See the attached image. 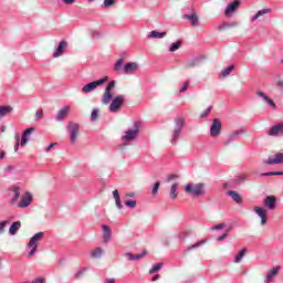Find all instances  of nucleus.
<instances>
[{"mask_svg":"<svg viewBox=\"0 0 283 283\" xmlns=\"http://www.w3.org/2000/svg\"><path fill=\"white\" fill-rule=\"evenodd\" d=\"M140 122H135L133 125V128H128L124 136H122V140L125 145H128V143H133V140H136L138 138V134H140Z\"/></svg>","mask_w":283,"mask_h":283,"instance_id":"obj_2","label":"nucleus"},{"mask_svg":"<svg viewBox=\"0 0 283 283\" xmlns=\"http://www.w3.org/2000/svg\"><path fill=\"white\" fill-rule=\"evenodd\" d=\"M176 191H178V184H172L170 189V198L172 200H176V198H178V195L176 193Z\"/></svg>","mask_w":283,"mask_h":283,"instance_id":"obj_35","label":"nucleus"},{"mask_svg":"<svg viewBox=\"0 0 283 283\" xmlns=\"http://www.w3.org/2000/svg\"><path fill=\"white\" fill-rule=\"evenodd\" d=\"M211 109H213V106H209L208 108H206L205 112L201 113L200 118H207V116L211 114Z\"/></svg>","mask_w":283,"mask_h":283,"instance_id":"obj_45","label":"nucleus"},{"mask_svg":"<svg viewBox=\"0 0 283 283\" xmlns=\"http://www.w3.org/2000/svg\"><path fill=\"white\" fill-rule=\"evenodd\" d=\"M67 114H70V106L66 105L59 111L56 115V120H65V118H67Z\"/></svg>","mask_w":283,"mask_h":283,"instance_id":"obj_20","label":"nucleus"},{"mask_svg":"<svg viewBox=\"0 0 283 283\" xmlns=\"http://www.w3.org/2000/svg\"><path fill=\"white\" fill-rule=\"evenodd\" d=\"M187 90H189V82H185V84H184L182 87L179 90V92H187Z\"/></svg>","mask_w":283,"mask_h":283,"instance_id":"obj_53","label":"nucleus"},{"mask_svg":"<svg viewBox=\"0 0 283 283\" xmlns=\"http://www.w3.org/2000/svg\"><path fill=\"white\" fill-rule=\"evenodd\" d=\"M269 12H271V9H262L258 11L256 14L252 17V21H258L260 17H264V14H269Z\"/></svg>","mask_w":283,"mask_h":283,"instance_id":"obj_30","label":"nucleus"},{"mask_svg":"<svg viewBox=\"0 0 283 283\" xmlns=\"http://www.w3.org/2000/svg\"><path fill=\"white\" fill-rule=\"evenodd\" d=\"M125 205L129 208V209H136V200H128L125 202Z\"/></svg>","mask_w":283,"mask_h":283,"instance_id":"obj_50","label":"nucleus"},{"mask_svg":"<svg viewBox=\"0 0 283 283\" xmlns=\"http://www.w3.org/2000/svg\"><path fill=\"white\" fill-rule=\"evenodd\" d=\"M13 193H14V196H13L12 201L17 202V200H19V198H21V189L19 187H15L13 189Z\"/></svg>","mask_w":283,"mask_h":283,"instance_id":"obj_40","label":"nucleus"},{"mask_svg":"<svg viewBox=\"0 0 283 283\" xmlns=\"http://www.w3.org/2000/svg\"><path fill=\"white\" fill-rule=\"evenodd\" d=\"M163 269V263H156L151 266V269L149 270L150 274L154 273H158V271H160Z\"/></svg>","mask_w":283,"mask_h":283,"instance_id":"obj_37","label":"nucleus"},{"mask_svg":"<svg viewBox=\"0 0 283 283\" xmlns=\"http://www.w3.org/2000/svg\"><path fill=\"white\" fill-rule=\"evenodd\" d=\"M45 279L43 277H38L35 281H32L31 283H43Z\"/></svg>","mask_w":283,"mask_h":283,"instance_id":"obj_57","label":"nucleus"},{"mask_svg":"<svg viewBox=\"0 0 283 283\" xmlns=\"http://www.w3.org/2000/svg\"><path fill=\"white\" fill-rule=\"evenodd\" d=\"M255 213L261 218V224H266V210L264 208L256 207L254 208Z\"/></svg>","mask_w":283,"mask_h":283,"instance_id":"obj_19","label":"nucleus"},{"mask_svg":"<svg viewBox=\"0 0 283 283\" xmlns=\"http://www.w3.org/2000/svg\"><path fill=\"white\" fill-rule=\"evenodd\" d=\"M126 255L128 256V260L130 262H134L136 260H142V258H144L145 255H147V251H143L139 254H132V253H126Z\"/></svg>","mask_w":283,"mask_h":283,"instance_id":"obj_25","label":"nucleus"},{"mask_svg":"<svg viewBox=\"0 0 283 283\" xmlns=\"http://www.w3.org/2000/svg\"><path fill=\"white\" fill-rule=\"evenodd\" d=\"M114 87H116V81H111L107 84L102 97L103 105H108L109 101H112L108 106V109L112 114H116V112H119L120 107L125 105V95H117L114 97V94H112V90H114Z\"/></svg>","mask_w":283,"mask_h":283,"instance_id":"obj_1","label":"nucleus"},{"mask_svg":"<svg viewBox=\"0 0 283 283\" xmlns=\"http://www.w3.org/2000/svg\"><path fill=\"white\" fill-rule=\"evenodd\" d=\"M134 192H130V193H126V198H134Z\"/></svg>","mask_w":283,"mask_h":283,"instance_id":"obj_63","label":"nucleus"},{"mask_svg":"<svg viewBox=\"0 0 283 283\" xmlns=\"http://www.w3.org/2000/svg\"><path fill=\"white\" fill-rule=\"evenodd\" d=\"M113 198L115 199L117 209H123V203L120 202V195L118 193V190L113 191Z\"/></svg>","mask_w":283,"mask_h":283,"instance_id":"obj_29","label":"nucleus"},{"mask_svg":"<svg viewBox=\"0 0 283 283\" xmlns=\"http://www.w3.org/2000/svg\"><path fill=\"white\" fill-rule=\"evenodd\" d=\"M45 235L43 232L35 233L29 241L28 247L30 250L29 258H32L34 253L39 251V241Z\"/></svg>","mask_w":283,"mask_h":283,"instance_id":"obj_4","label":"nucleus"},{"mask_svg":"<svg viewBox=\"0 0 283 283\" xmlns=\"http://www.w3.org/2000/svg\"><path fill=\"white\" fill-rule=\"evenodd\" d=\"M158 280H160V275H159V274H155V275L153 276V279H151V282H156V281H158Z\"/></svg>","mask_w":283,"mask_h":283,"instance_id":"obj_58","label":"nucleus"},{"mask_svg":"<svg viewBox=\"0 0 283 283\" xmlns=\"http://www.w3.org/2000/svg\"><path fill=\"white\" fill-rule=\"evenodd\" d=\"M32 132H34L33 127L27 128L23 133H22V139L19 143L20 138L19 136L17 137V143L14 145V151H19V145L21 147H25V145L28 144V140H30L29 136L32 134Z\"/></svg>","mask_w":283,"mask_h":283,"instance_id":"obj_7","label":"nucleus"},{"mask_svg":"<svg viewBox=\"0 0 283 283\" xmlns=\"http://www.w3.org/2000/svg\"><path fill=\"white\" fill-rule=\"evenodd\" d=\"M202 244H205V241H198V242H196L195 244L188 247V248L186 249V251H187V252L193 251V249H198V248L202 247Z\"/></svg>","mask_w":283,"mask_h":283,"instance_id":"obj_39","label":"nucleus"},{"mask_svg":"<svg viewBox=\"0 0 283 283\" xmlns=\"http://www.w3.org/2000/svg\"><path fill=\"white\" fill-rule=\"evenodd\" d=\"M87 271V269L83 268L81 270H78L75 274H74V280H81V277L83 275H85V272Z\"/></svg>","mask_w":283,"mask_h":283,"instance_id":"obj_41","label":"nucleus"},{"mask_svg":"<svg viewBox=\"0 0 283 283\" xmlns=\"http://www.w3.org/2000/svg\"><path fill=\"white\" fill-rule=\"evenodd\" d=\"M104 283H116V280H114V279H107Z\"/></svg>","mask_w":283,"mask_h":283,"instance_id":"obj_61","label":"nucleus"},{"mask_svg":"<svg viewBox=\"0 0 283 283\" xmlns=\"http://www.w3.org/2000/svg\"><path fill=\"white\" fill-rule=\"evenodd\" d=\"M220 229H224V223H219V224L213 226V227L211 228L212 231H218V230H220Z\"/></svg>","mask_w":283,"mask_h":283,"instance_id":"obj_52","label":"nucleus"},{"mask_svg":"<svg viewBox=\"0 0 283 283\" xmlns=\"http://www.w3.org/2000/svg\"><path fill=\"white\" fill-rule=\"evenodd\" d=\"M242 134H244V130H242V129L232 132L228 136V139L223 143V145H226V146L231 145V143H233V140H235L239 136H242Z\"/></svg>","mask_w":283,"mask_h":283,"instance_id":"obj_16","label":"nucleus"},{"mask_svg":"<svg viewBox=\"0 0 283 283\" xmlns=\"http://www.w3.org/2000/svg\"><path fill=\"white\" fill-rule=\"evenodd\" d=\"M66 129L70 133L71 144L74 145V143H76V138L78 137L81 126L74 122H70L66 126Z\"/></svg>","mask_w":283,"mask_h":283,"instance_id":"obj_6","label":"nucleus"},{"mask_svg":"<svg viewBox=\"0 0 283 283\" xmlns=\"http://www.w3.org/2000/svg\"><path fill=\"white\" fill-rule=\"evenodd\" d=\"M263 205L270 211H275V207H277V198H275V196H268L264 198Z\"/></svg>","mask_w":283,"mask_h":283,"instance_id":"obj_10","label":"nucleus"},{"mask_svg":"<svg viewBox=\"0 0 283 283\" xmlns=\"http://www.w3.org/2000/svg\"><path fill=\"white\" fill-rule=\"evenodd\" d=\"M120 67H123V59H119L115 65H114V70L115 72H120Z\"/></svg>","mask_w":283,"mask_h":283,"instance_id":"obj_48","label":"nucleus"},{"mask_svg":"<svg viewBox=\"0 0 283 283\" xmlns=\"http://www.w3.org/2000/svg\"><path fill=\"white\" fill-rule=\"evenodd\" d=\"M66 6H72L76 0H62Z\"/></svg>","mask_w":283,"mask_h":283,"instance_id":"obj_56","label":"nucleus"},{"mask_svg":"<svg viewBox=\"0 0 283 283\" xmlns=\"http://www.w3.org/2000/svg\"><path fill=\"white\" fill-rule=\"evenodd\" d=\"M185 191H186V193H189V196H192V198H199V196H202V193H205V185L187 184Z\"/></svg>","mask_w":283,"mask_h":283,"instance_id":"obj_3","label":"nucleus"},{"mask_svg":"<svg viewBox=\"0 0 283 283\" xmlns=\"http://www.w3.org/2000/svg\"><path fill=\"white\" fill-rule=\"evenodd\" d=\"M235 185H243V182H247V177L245 176H238L234 179Z\"/></svg>","mask_w":283,"mask_h":283,"instance_id":"obj_44","label":"nucleus"},{"mask_svg":"<svg viewBox=\"0 0 283 283\" xmlns=\"http://www.w3.org/2000/svg\"><path fill=\"white\" fill-rule=\"evenodd\" d=\"M13 170H14V167H13V166H8V167L6 168V171H8V172L13 171Z\"/></svg>","mask_w":283,"mask_h":283,"instance_id":"obj_60","label":"nucleus"},{"mask_svg":"<svg viewBox=\"0 0 283 283\" xmlns=\"http://www.w3.org/2000/svg\"><path fill=\"white\" fill-rule=\"evenodd\" d=\"M56 143L49 144V146L44 149V151L49 153L52 149V147H54Z\"/></svg>","mask_w":283,"mask_h":283,"instance_id":"obj_55","label":"nucleus"},{"mask_svg":"<svg viewBox=\"0 0 283 283\" xmlns=\"http://www.w3.org/2000/svg\"><path fill=\"white\" fill-rule=\"evenodd\" d=\"M114 3H116V0H104L103 2V8H112V6H114Z\"/></svg>","mask_w":283,"mask_h":283,"instance_id":"obj_46","label":"nucleus"},{"mask_svg":"<svg viewBox=\"0 0 283 283\" xmlns=\"http://www.w3.org/2000/svg\"><path fill=\"white\" fill-rule=\"evenodd\" d=\"M3 158H6V151L2 150V151L0 153V160H3Z\"/></svg>","mask_w":283,"mask_h":283,"instance_id":"obj_62","label":"nucleus"},{"mask_svg":"<svg viewBox=\"0 0 283 283\" xmlns=\"http://www.w3.org/2000/svg\"><path fill=\"white\" fill-rule=\"evenodd\" d=\"M235 25H237L235 22H231V23L224 22V23L218 25L217 30H218L219 32H222V30H227V28H235Z\"/></svg>","mask_w":283,"mask_h":283,"instance_id":"obj_33","label":"nucleus"},{"mask_svg":"<svg viewBox=\"0 0 283 283\" xmlns=\"http://www.w3.org/2000/svg\"><path fill=\"white\" fill-rule=\"evenodd\" d=\"M165 36H167V32H159V31H150V33L148 34V39H165Z\"/></svg>","mask_w":283,"mask_h":283,"instance_id":"obj_23","label":"nucleus"},{"mask_svg":"<svg viewBox=\"0 0 283 283\" xmlns=\"http://www.w3.org/2000/svg\"><path fill=\"white\" fill-rule=\"evenodd\" d=\"M138 70V63L136 62H128L124 65L125 74H134Z\"/></svg>","mask_w":283,"mask_h":283,"instance_id":"obj_17","label":"nucleus"},{"mask_svg":"<svg viewBox=\"0 0 283 283\" xmlns=\"http://www.w3.org/2000/svg\"><path fill=\"white\" fill-rule=\"evenodd\" d=\"M180 45H182L180 41L171 43L169 52H176L177 50H180Z\"/></svg>","mask_w":283,"mask_h":283,"instance_id":"obj_38","label":"nucleus"},{"mask_svg":"<svg viewBox=\"0 0 283 283\" xmlns=\"http://www.w3.org/2000/svg\"><path fill=\"white\" fill-rule=\"evenodd\" d=\"M256 96H259V98H262L263 101H265V103H268V105H270V107H272V109H275V107H276L275 102H273V99L269 98V95L264 94V92L258 91Z\"/></svg>","mask_w":283,"mask_h":283,"instance_id":"obj_18","label":"nucleus"},{"mask_svg":"<svg viewBox=\"0 0 283 283\" xmlns=\"http://www.w3.org/2000/svg\"><path fill=\"white\" fill-rule=\"evenodd\" d=\"M12 106H9V105H3V106H0V120L1 118H4V116H8V114H12Z\"/></svg>","mask_w":283,"mask_h":283,"instance_id":"obj_22","label":"nucleus"},{"mask_svg":"<svg viewBox=\"0 0 283 283\" xmlns=\"http://www.w3.org/2000/svg\"><path fill=\"white\" fill-rule=\"evenodd\" d=\"M196 64L193 63V61H191V62H188L187 64H186V67H193Z\"/></svg>","mask_w":283,"mask_h":283,"instance_id":"obj_59","label":"nucleus"},{"mask_svg":"<svg viewBox=\"0 0 283 283\" xmlns=\"http://www.w3.org/2000/svg\"><path fill=\"white\" fill-rule=\"evenodd\" d=\"M263 165H283V153H276L263 160Z\"/></svg>","mask_w":283,"mask_h":283,"instance_id":"obj_9","label":"nucleus"},{"mask_svg":"<svg viewBox=\"0 0 283 283\" xmlns=\"http://www.w3.org/2000/svg\"><path fill=\"white\" fill-rule=\"evenodd\" d=\"M30 205H32V195L30 192H25L18 207H20V209H25L27 207H30Z\"/></svg>","mask_w":283,"mask_h":283,"instance_id":"obj_11","label":"nucleus"},{"mask_svg":"<svg viewBox=\"0 0 283 283\" xmlns=\"http://www.w3.org/2000/svg\"><path fill=\"white\" fill-rule=\"evenodd\" d=\"M220 134H222V122H220L218 118H214L210 127V136L212 138H218Z\"/></svg>","mask_w":283,"mask_h":283,"instance_id":"obj_8","label":"nucleus"},{"mask_svg":"<svg viewBox=\"0 0 283 283\" xmlns=\"http://www.w3.org/2000/svg\"><path fill=\"white\" fill-rule=\"evenodd\" d=\"M261 176H283V171H270V172H263Z\"/></svg>","mask_w":283,"mask_h":283,"instance_id":"obj_47","label":"nucleus"},{"mask_svg":"<svg viewBox=\"0 0 283 283\" xmlns=\"http://www.w3.org/2000/svg\"><path fill=\"white\" fill-rule=\"evenodd\" d=\"M268 134L270 136H283V122L274 125L269 132Z\"/></svg>","mask_w":283,"mask_h":283,"instance_id":"obj_13","label":"nucleus"},{"mask_svg":"<svg viewBox=\"0 0 283 283\" xmlns=\"http://www.w3.org/2000/svg\"><path fill=\"white\" fill-rule=\"evenodd\" d=\"M10 224L9 220H3L0 222V235L6 231V227Z\"/></svg>","mask_w":283,"mask_h":283,"instance_id":"obj_43","label":"nucleus"},{"mask_svg":"<svg viewBox=\"0 0 283 283\" xmlns=\"http://www.w3.org/2000/svg\"><path fill=\"white\" fill-rule=\"evenodd\" d=\"M91 120L94 123L98 120V108H94L91 113Z\"/></svg>","mask_w":283,"mask_h":283,"instance_id":"obj_42","label":"nucleus"},{"mask_svg":"<svg viewBox=\"0 0 283 283\" xmlns=\"http://www.w3.org/2000/svg\"><path fill=\"white\" fill-rule=\"evenodd\" d=\"M227 235H229V234L226 232L222 235L218 237L217 238L218 242H222V240L227 239Z\"/></svg>","mask_w":283,"mask_h":283,"instance_id":"obj_54","label":"nucleus"},{"mask_svg":"<svg viewBox=\"0 0 283 283\" xmlns=\"http://www.w3.org/2000/svg\"><path fill=\"white\" fill-rule=\"evenodd\" d=\"M239 7H240L239 0H234L233 2L228 4V7L226 8V11H224L226 17H231L233 14V12H235V10H238Z\"/></svg>","mask_w":283,"mask_h":283,"instance_id":"obj_14","label":"nucleus"},{"mask_svg":"<svg viewBox=\"0 0 283 283\" xmlns=\"http://www.w3.org/2000/svg\"><path fill=\"white\" fill-rule=\"evenodd\" d=\"M184 19H187L190 21L191 25L197 27L200 23V19L198 18V14L192 13V14H184Z\"/></svg>","mask_w":283,"mask_h":283,"instance_id":"obj_21","label":"nucleus"},{"mask_svg":"<svg viewBox=\"0 0 283 283\" xmlns=\"http://www.w3.org/2000/svg\"><path fill=\"white\" fill-rule=\"evenodd\" d=\"M181 133H182L181 129H178V128H175V129H174L172 138H171V140H170V143H171L172 145H176V143H178V138H180V134H181Z\"/></svg>","mask_w":283,"mask_h":283,"instance_id":"obj_31","label":"nucleus"},{"mask_svg":"<svg viewBox=\"0 0 283 283\" xmlns=\"http://www.w3.org/2000/svg\"><path fill=\"white\" fill-rule=\"evenodd\" d=\"M67 50V42L66 41H61L53 52V57L59 59V56H63V53Z\"/></svg>","mask_w":283,"mask_h":283,"instance_id":"obj_12","label":"nucleus"},{"mask_svg":"<svg viewBox=\"0 0 283 283\" xmlns=\"http://www.w3.org/2000/svg\"><path fill=\"white\" fill-rule=\"evenodd\" d=\"M244 255H247V248H243L238 255L234 258V263L235 264H240V262H242V258H244Z\"/></svg>","mask_w":283,"mask_h":283,"instance_id":"obj_32","label":"nucleus"},{"mask_svg":"<svg viewBox=\"0 0 283 283\" xmlns=\"http://www.w3.org/2000/svg\"><path fill=\"white\" fill-rule=\"evenodd\" d=\"M35 118L36 120H41V118H43V109L35 112Z\"/></svg>","mask_w":283,"mask_h":283,"instance_id":"obj_51","label":"nucleus"},{"mask_svg":"<svg viewBox=\"0 0 283 283\" xmlns=\"http://www.w3.org/2000/svg\"><path fill=\"white\" fill-rule=\"evenodd\" d=\"M176 179V176H169L168 177V180H175Z\"/></svg>","mask_w":283,"mask_h":283,"instance_id":"obj_64","label":"nucleus"},{"mask_svg":"<svg viewBox=\"0 0 283 283\" xmlns=\"http://www.w3.org/2000/svg\"><path fill=\"white\" fill-rule=\"evenodd\" d=\"M235 70V66L231 64L230 66L226 67L221 73H220V78H227L229 74H231Z\"/></svg>","mask_w":283,"mask_h":283,"instance_id":"obj_28","label":"nucleus"},{"mask_svg":"<svg viewBox=\"0 0 283 283\" xmlns=\"http://www.w3.org/2000/svg\"><path fill=\"white\" fill-rule=\"evenodd\" d=\"M108 78L109 77L105 76L97 81H94V82H91V83L84 85L82 87L83 94H90V92H94V90H96V87H98L99 85H103V83H107Z\"/></svg>","mask_w":283,"mask_h":283,"instance_id":"obj_5","label":"nucleus"},{"mask_svg":"<svg viewBox=\"0 0 283 283\" xmlns=\"http://www.w3.org/2000/svg\"><path fill=\"white\" fill-rule=\"evenodd\" d=\"M103 255V249L102 248H96L91 252V256L94 259H98Z\"/></svg>","mask_w":283,"mask_h":283,"instance_id":"obj_34","label":"nucleus"},{"mask_svg":"<svg viewBox=\"0 0 283 283\" xmlns=\"http://www.w3.org/2000/svg\"><path fill=\"white\" fill-rule=\"evenodd\" d=\"M102 229L104 231L103 232V242H104V244H107V242H109V240H112V229L107 224H102Z\"/></svg>","mask_w":283,"mask_h":283,"instance_id":"obj_15","label":"nucleus"},{"mask_svg":"<svg viewBox=\"0 0 283 283\" xmlns=\"http://www.w3.org/2000/svg\"><path fill=\"white\" fill-rule=\"evenodd\" d=\"M21 229V221L13 222L9 228V234L14 235Z\"/></svg>","mask_w":283,"mask_h":283,"instance_id":"obj_26","label":"nucleus"},{"mask_svg":"<svg viewBox=\"0 0 283 283\" xmlns=\"http://www.w3.org/2000/svg\"><path fill=\"white\" fill-rule=\"evenodd\" d=\"M280 272V268H273L270 273L265 276L264 282L269 283L271 282V280H273V277H275V275H277V273Z\"/></svg>","mask_w":283,"mask_h":283,"instance_id":"obj_27","label":"nucleus"},{"mask_svg":"<svg viewBox=\"0 0 283 283\" xmlns=\"http://www.w3.org/2000/svg\"><path fill=\"white\" fill-rule=\"evenodd\" d=\"M228 196H230V198H232V200H234V202H237L238 205H242V198L240 197V193H238V191L230 190L228 192Z\"/></svg>","mask_w":283,"mask_h":283,"instance_id":"obj_24","label":"nucleus"},{"mask_svg":"<svg viewBox=\"0 0 283 283\" xmlns=\"http://www.w3.org/2000/svg\"><path fill=\"white\" fill-rule=\"evenodd\" d=\"M175 129H181L182 130V127H185V119H182V118H177L176 120H175Z\"/></svg>","mask_w":283,"mask_h":283,"instance_id":"obj_36","label":"nucleus"},{"mask_svg":"<svg viewBox=\"0 0 283 283\" xmlns=\"http://www.w3.org/2000/svg\"><path fill=\"white\" fill-rule=\"evenodd\" d=\"M160 188V181L155 182L154 187H153V196H158V189Z\"/></svg>","mask_w":283,"mask_h":283,"instance_id":"obj_49","label":"nucleus"}]
</instances>
